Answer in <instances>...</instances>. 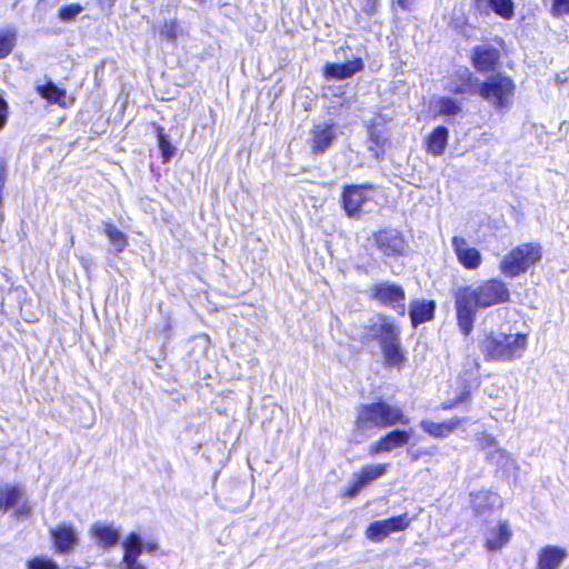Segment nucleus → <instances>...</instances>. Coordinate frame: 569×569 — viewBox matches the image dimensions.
<instances>
[{"instance_id": "obj_37", "label": "nucleus", "mask_w": 569, "mask_h": 569, "mask_svg": "<svg viewBox=\"0 0 569 569\" xmlns=\"http://www.w3.org/2000/svg\"><path fill=\"white\" fill-rule=\"evenodd\" d=\"M549 12L555 18L569 16V0H551Z\"/></svg>"}, {"instance_id": "obj_26", "label": "nucleus", "mask_w": 569, "mask_h": 569, "mask_svg": "<svg viewBox=\"0 0 569 569\" xmlns=\"http://www.w3.org/2000/svg\"><path fill=\"white\" fill-rule=\"evenodd\" d=\"M39 96L47 100L49 103L58 104L62 108L67 107L66 98L67 91L63 88H59L53 82L49 81L44 84H40L36 88Z\"/></svg>"}, {"instance_id": "obj_12", "label": "nucleus", "mask_w": 569, "mask_h": 569, "mask_svg": "<svg viewBox=\"0 0 569 569\" xmlns=\"http://www.w3.org/2000/svg\"><path fill=\"white\" fill-rule=\"evenodd\" d=\"M387 465L379 463L375 466H368L360 469V471L352 475V479L341 491V497L352 499L368 486L371 481L378 479L387 472Z\"/></svg>"}, {"instance_id": "obj_36", "label": "nucleus", "mask_w": 569, "mask_h": 569, "mask_svg": "<svg viewBox=\"0 0 569 569\" xmlns=\"http://www.w3.org/2000/svg\"><path fill=\"white\" fill-rule=\"evenodd\" d=\"M82 7L78 3L67 4L59 9L58 17L63 21L73 20L80 12Z\"/></svg>"}, {"instance_id": "obj_19", "label": "nucleus", "mask_w": 569, "mask_h": 569, "mask_svg": "<svg viewBox=\"0 0 569 569\" xmlns=\"http://www.w3.org/2000/svg\"><path fill=\"white\" fill-rule=\"evenodd\" d=\"M436 301L427 299H417L411 301L409 308V318L412 328L432 321L436 316Z\"/></svg>"}, {"instance_id": "obj_38", "label": "nucleus", "mask_w": 569, "mask_h": 569, "mask_svg": "<svg viewBox=\"0 0 569 569\" xmlns=\"http://www.w3.org/2000/svg\"><path fill=\"white\" fill-rule=\"evenodd\" d=\"M437 448L432 447L431 449H418L409 451L410 461H418L423 457L432 456L436 452Z\"/></svg>"}, {"instance_id": "obj_15", "label": "nucleus", "mask_w": 569, "mask_h": 569, "mask_svg": "<svg viewBox=\"0 0 569 569\" xmlns=\"http://www.w3.org/2000/svg\"><path fill=\"white\" fill-rule=\"evenodd\" d=\"M50 538L54 552L61 555L71 553L79 542L78 535L71 523H59L51 528Z\"/></svg>"}, {"instance_id": "obj_1", "label": "nucleus", "mask_w": 569, "mask_h": 569, "mask_svg": "<svg viewBox=\"0 0 569 569\" xmlns=\"http://www.w3.org/2000/svg\"><path fill=\"white\" fill-rule=\"evenodd\" d=\"M511 291L507 282L500 278H489L476 287L463 286L455 293L457 323L465 337L471 335L477 309H487L510 302Z\"/></svg>"}, {"instance_id": "obj_24", "label": "nucleus", "mask_w": 569, "mask_h": 569, "mask_svg": "<svg viewBox=\"0 0 569 569\" xmlns=\"http://www.w3.org/2000/svg\"><path fill=\"white\" fill-rule=\"evenodd\" d=\"M89 536L93 542L103 549H110L119 540V531L111 526L102 522H96L89 530Z\"/></svg>"}, {"instance_id": "obj_4", "label": "nucleus", "mask_w": 569, "mask_h": 569, "mask_svg": "<svg viewBox=\"0 0 569 569\" xmlns=\"http://www.w3.org/2000/svg\"><path fill=\"white\" fill-rule=\"evenodd\" d=\"M528 341L529 335L526 332H489L481 339L480 348L488 362H512L525 355Z\"/></svg>"}, {"instance_id": "obj_33", "label": "nucleus", "mask_w": 569, "mask_h": 569, "mask_svg": "<svg viewBox=\"0 0 569 569\" xmlns=\"http://www.w3.org/2000/svg\"><path fill=\"white\" fill-rule=\"evenodd\" d=\"M438 116H455L460 112L459 103L450 97H441L437 100Z\"/></svg>"}, {"instance_id": "obj_2", "label": "nucleus", "mask_w": 569, "mask_h": 569, "mask_svg": "<svg viewBox=\"0 0 569 569\" xmlns=\"http://www.w3.org/2000/svg\"><path fill=\"white\" fill-rule=\"evenodd\" d=\"M360 342L363 346L378 342L387 368L401 369L407 362L406 350L401 342V326L390 316L376 313L365 325Z\"/></svg>"}, {"instance_id": "obj_42", "label": "nucleus", "mask_w": 569, "mask_h": 569, "mask_svg": "<svg viewBox=\"0 0 569 569\" xmlns=\"http://www.w3.org/2000/svg\"><path fill=\"white\" fill-rule=\"evenodd\" d=\"M396 6L403 11H411L415 8L417 0H393Z\"/></svg>"}, {"instance_id": "obj_25", "label": "nucleus", "mask_w": 569, "mask_h": 569, "mask_svg": "<svg viewBox=\"0 0 569 569\" xmlns=\"http://www.w3.org/2000/svg\"><path fill=\"white\" fill-rule=\"evenodd\" d=\"M123 556H122V562L123 565H133L134 562H138L139 557L143 552V545L141 541V538L136 532L128 533L123 541Z\"/></svg>"}, {"instance_id": "obj_31", "label": "nucleus", "mask_w": 569, "mask_h": 569, "mask_svg": "<svg viewBox=\"0 0 569 569\" xmlns=\"http://www.w3.org/2000/svg\"><path fill=\"white\" fill-rule=\"evenodd\" d=\"M157 143L161 152L162 161L168 162L174 154L176 148L171 144L169 137L164 132L163 127L157 126L154 128Z\"/></svg>"}, {"instance_id": "obj_40", "label": "nucleus", "mask_w": 569, "mask_h": 569, "mask_svg": "<svg viewBox=\"0 0 569 569\" xmlns=\"http://www.w3.org/2000/svg\"><path fill=\"white\" fill-rule=\"evenodd\" d=\"M31 507L27 500L22 501V503L16 509L17 517H30Z\"/></svg>"}, {"instance_id": "obj_11", "label": "nucleus", "mask_w": 569, "mask_h": 569, "mask_svg": "<svg viewBox=\"0 0 569 569\" xmlns=\"http://www.w3.org/2000/svg\"><path fill=\"white\" fill-rule=\"evenodd\" d=\"M412 519L408 513L393 516L386 520L372 521L366 530L367 537L375 542H380L392 532L407 530L411 525Z\"/></svg>"}, {"instance_id": "obj_41", "label": "nucleus", "mask_w": 569, "mask_h": 569, "mask_svg": "<svg viewBox=\"0 0 569 569\" xmlns=\"http://www.w3.org/2000/svg\"><path fill=\"white\" fill-rule=\"evenodd\" d=\"M378 3H379V0H366V3L361 10L367 16H372L377 10Z\"/></svg>"}, {"instance_id": "obj_17", "label": "nucleus", "mask_w": 569, "mask_h": 569, "mask_svg": "<svg viewBox=\"0 0 569 569\" xmlns=\"http://www.w3.org/2000/svg\"><path fill=\"white\" fill-rule=\"evenodd\" d=\"M336 124L322 122L313 126L310 132V148L315 154L323 153L336 140Z\"/></svg>"}, {"instance_id": "obj_28", "label": "nucleus", "mask_w": 569, "mask_h": 569, "mask_svg": "<svg viewBox=\"0 0 569 569\" xmlns=\"http://www.w3.org/2000/svg\"><path fill=\"white\" fill-rule=\"evenodd\" d=\"M22 497V489L14 485H4L0 488V511L13 508Z\"/></svg>"}, {"instance_id": "obj_20", "label": "nucleus", "mask_w": 569, "mask_h": 569, "mask_svg": "<svg viewBox=\"0 0 569 569\" xmlns=\"http://www.w3.org/2000/svg\"><path fill=\"white\" fill-rule=\"evenodd\" d=\"M512 531L508 521H499L496 528H490L486 532L485 548L489 552H495L505 547L511 539Z\"/></svg>"}, {"instance_id": "obj_23", "label": "nucleus", "mask_w": 569, "mask_h": 569, "mask_svg": "<svg viewBox=\"0 0 569 569\" xmlns=\"http://www.w3.org/2000/svg\"><path fill=\"white\" fill-rule=\"evenodd\" d=\"M449 138V130L445 126L436 127L423 139V149L428 154L442 156L446 151Z\"/></svg>"}, {"instance_id": "obj_44", "label": "nucleus", "mask_w": 569, "mask_h": 569, "mask_svg": "<svg viewBox=\"0 0 569 569\" xmlns=\"http://www.w3.org/2000/svg\"><path fill=\"white\" fill-rule=\"evenodd\" d=\"M457 406H458L457 401L452 398L450 400L443 401L440 405L439 409L442 411H450V410L455 409Z\"/></svg>"}, {"instance_id": "obj_5", "label": "nucleus", "mask_w": 569, "mask_h": 569, "mask_svg": "<svg viewBox=\"0 0 569 569\" xmlns=\"http://www.w3.org/2000/svg\"><path fill=\"white\" fill-rule=\"evenodd\" d=\"M542 258V246L536 241L520 243L509 250L499 262L500 272L509 279L526 273Z\"/></svg>"}, {"instance_id": "obj_27", "label": "nucleus", "mask_w": 569, "mask_h": 569, "mask_svg": "<svg viewBox=\"0 0 569 569\" xmlns=\"http://www.w3.org/2000/svg\"><path fill=\"white\" fill-rule=\"evenodd\" d=\"M103 233L117 253H121L129 244L128 237L111 222L103 223Z\"/></svg>"}, {"instance_id": "obj_30", "label": "nucleus", "mask_w": 569, "mask_h": 569, "mask_svg": "<svg viewBox=\"0 0 569 569\" xmlns=\"http://www.w3.org/2000/svg\"><path fill=\"white\" fill-rule=\"evenodd\" d=\"M182 32L183 29L177 19L163 20L158 27V33L161 39L172 43L177 41L179 34H182Z\"/></svg>"}, {"instance_id": "obj_29", "label": "nucleus", "mask_w": 569, "mask_h": 569, "mask_svg": "<svg viewBox=\"0 0 569 569\" xmlns=\"http://www.w3.org/2000/svg\"><path fill=\"white\" fill-rule=\"evenodd\" d=\"M477 90L476 78L468 69H465V71L459 76L458 80L455 81L449 88V91L453 94L473 93Z\"/></svg>"}, {"instance_id": "obj_9", "label": "nucleus", "mask_w": 569, "mask_h": 569, "mask_svg": "<svg viewBox=\"0 0 569 569\" xmlns=\"http://www.w3.org/2000/svg\"><path fill=\"white\" fill-rule=\"evenodd\" d=\"M371 191L373 186L368 182L342 186L339 201L345 214L349 218H359Z\"/></svg>"}, {"instance_id": "obj_18", "label": "nucleus", "mask_w": 569, "mask_h": 569, "mask_svg": "<svg viewBox=\"0 0 569 569\" xmlns=\"http://www.w3.org/2000/svg\"><path fill=\"white\" fill-rule=\"evenodd\" d=\"M365 68L361 58H353L342 63L328 62L322 68V74L326 79L343 80L362 71Z\"/></svg>"}, {"instance_id": "obj_35", "label": "nucleus", "mask_w": 569, "mask_h": 569, "mask_svg": "<svg viewBox=\"0 0 569 569\" xmlns=\"http://www.w3.org/2000/svg\"><path fill=\"white\" fill-rule=\"evenodd\" d=\"M28 569H59V566L51 559L34 557L27 561Z\"/></svg>"}, {"instance_id": "obj_10", "label": "nucleus", "mask_w": 569, "mask_h": 569, "mask_svg": "<svg viewBox=\"0 0 569 569\" xmlns=\"http://www.w3.org/2000/svg\"><path fill=\"white\" fill-rule=\"evenodd\" d=\"M370 298L382 306L390 308L400 307V315L405 313L406 291L401 284L382 281L372 286Z\"/></svg>"}, {"instance_id": "obj_7", "label": "nucleus", "mask_w": 569, "mask_h": 569, "mask_svg": "<svg viewBox=\"0 0 569 569\" xmlns=\"http://www.w3.org/2000/svg\"><path fill=\"white\" fill-rule=\"evenodd\" d=\"M372 244L383 258H399L407 252V240L396 227H381L372 232Z\"/></svg>"}, {"instance_id": "obj_47", "label": "nucleus", "mask_w": 569, "mask_h": 569, "mask_svg": "<svg viewBox=\"0 0 569 569\" xmlns=\"http://www.w3.org/2000/svg\"><path fill=\"white\" fill-rule=\"evenodd\" d=\"M146 549H147L148 551H153V550L156 549V545H154V543H148V545L146 546Z\"/></svg>"}, {"instance_id": "obj_22", "label": "nucleus", "mask_w": 569, "mask_h": 569, "mask_svg": "<svg viewBox=\"0 0 569 569\" xmlns=\"http://www.w3.org/2000/svg\"><path fill=\"white\" fill-rule=\"evenodd\" d=\"M465 418L453 417L448 421L435 422L430 420H423L420 423L421 429L433 438H447L455 432L462 423Z\"/></svg>"}, {"instance_id": "obj_32", "label": "nucleus", "mask_w": 569, "mask_h": 569, "mask_svg": "<svg viewBox=\"0 0 569 569\" xmlns=\"http://www.w3.org/2000/svg\"><path fill=\"white\" fill-rule=\"evenodd\" d=\"M17 43V33L10 28L0 30V60L11 54Z\"/></svg>"}, {"instance_id": "obj_14", "label": "nucleus", "mask_w": 569, "mask_h": 569, "mask_svg": "<svg viewBox=\"0 0 569 569\" xmlns=\"http://www.w3.org/2000/svg\"><path fill=\"white\" fill-rule=\"evenodd\" d=\"M410 432L403 429H392L382 435L377 441L372 442L368 448L369 456H376L390 452L395 449L402 448L408 445Z\"/></svg>"}, {"instance_id": "obj_16", "label": "nucleus", "mask_w": 569, "mask_h": 569, "mask_svg": "<svg viewBox=\"0 0 569 569\" xmlns=\"http://www.w3.org/2000/svg\"><path fill=\"white\" fill-rule=\"evenodd\" d=\"M451 246L458 262L467 270H476L482 263L480 251L471 247L467 239L461 236H455L451 239Z\"/></svg>"}, {"instance_id": "obj_3", "label": "nucleus", "mask_w": 569, "mask_h": 569, "mask_svg": "<svg viewBox=\"0 0 569 569\" xmlns=\"http://www.w3.org/2000/svg\"><path fill=\"white\" fill-rule=\"evenodd\" d=\"M410 419L405 411L379 398L362 403L357 408L353 419L352 442L360 443L370 438L375 431L395 426H407Z\"/></svg>"}, {"instance_id": "obj_6", "label": "nucleus", "mask_w": 569, "mask_h": 569, "mask_svg": "<svg viewBox=\"0 0 569 569\" xmlns=\"http://www.w3.org/2000/svg\"><path fill=\"white\" fill-rule=\"evenodd\" d=\"M477 92L497 110L510 108L516 92V83L511 77L497 73L488 77L478 87Z\"/></svg>"}, {"instance_id": "obj_43", "label": "nucleus", "mask_w": 569, "mask_h": 569, "mask_svg": "<svg viewBox=\"0 0 569 569\" xmlns=\"http://www.w3.org/2000/svg\"><path fill=\"white\" fill-rule=\"evenodd\" d=\"M470 389L469 387H466L459 395L453 397V399L457 401L458 406L466 402L470 398Z\"/></svg>"}, {"instance_id": "obj_46", "label": "nucleus", "mask_w": 569, "mask_h": 569, "mask_svg": "<svg viewBox=\"0 0 569 569\" xmlns=\"http://www.w3.org/2000/svg\"><path fill=\"white\" fill-rule=\"evenodd\" d=\"M124 569H147L139 562H134L133 565H124Z\"/></svg>"}, {"instance_id": "obj_34", "label": "nucleus", "mask_w": 569, "mask_h": 569, "mask_svg": "<svg viewBox=\"0 0 569 569\" xmlns=\"http://www.w3.org/2000/svg\"><path fill=\"white\" fill-rule=\"evenodd\" d=\"M490 495L488 492H478L472 500V509L476 516H483L492 509L489 503Z\"/></svg>"}, {"instance_id": "obj_8", "label": "nucleus", "mask_w": 569, "mask_h": 569, "mask_svg": "<svg viewBox=\"0 0 569 569\" xmlns=\"http://www.w3.org/2000/svg\"><path fill=\"white\" fill-rule=\"evenodd\" d=\"M389 119L382 113H376L366 124L367 149L377 159H382L391 148V139L387 124Z\"/></svg>"}, {"instance_id": "obj_39", "label": "nucleus", "mask_w": 569, "mask_h": 569, "mask_svg": "<svg viewBox=\"0 0 569 569\" xmlns=\"http://www.w3.org/2000/svg\"><path fill=\"white\" fill-rule=\"evenodd\" d=\"M9 106L3 97L0 94V130L4 128L8 121Z\"/></svg>"}, {"instance_id": "obj_21", "label": "nucleus", "mask_w": 569, "mask_h": 569, "mask_svg": "<svg viewBox=\"0 0 569 569\" xmlns=\"http://www.w3.org/2000/svg\"><path fill=\"white\" fill-rule=\"evenodd\" d=\"M566 557L565 548L552 545L545 546L538 552L536 569H558Z\"/></svg>"}, {"instance_id": "obj_13", "label": "nucleus", "mask_w": 569, "mask_h": 569, "mask_svg": "<svg viewBox=\"0 0 569 569\" xmlns=\"http://www.w3.org/2000/svg\"><path fill=\"white\" fill-rule=\"evenodd\" d=\"M500 59L499 49L488 44L475 46L470 54L472 67L482 73L496 71L500 64Z\"/></svg>"}, {"instance_id": "obj_45", "label": "nucleus", "mask_w": 569, "mask_h": 569, "mask_svg": "<svg viewBox=\"0 0 569 569\" xmlns=\"http://www.w3.org/2000/svg\"><path fill=\"white\" fill-rule=\"evenodd\" d=\"M480 442H482L483 446L492 447L495 446V439L491 436H483L479 439Z\"/></svg>"}]
</instances>
